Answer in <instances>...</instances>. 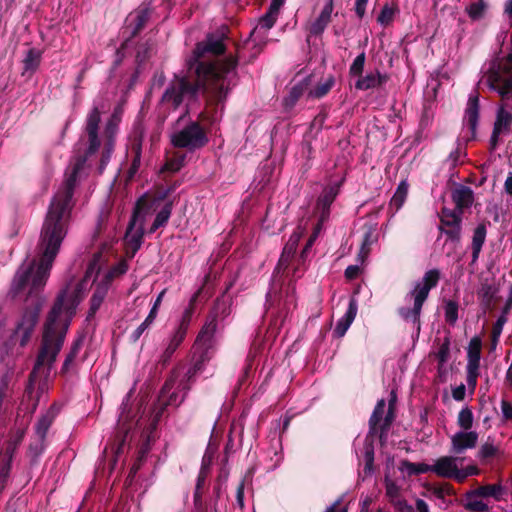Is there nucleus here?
<instances>
[{
  "instance_id": "f257e3e1",
  "label": "nucleus",
  "mask_w": 512,
  "mask_h": 512,
  "mask_svg": "<svg viewBox=\"0 0 512 512\" xmlns=\"http://www.w3.org/2000/svg\"><path fill=\"white\" fill-rule=\"evenodd\" d=\"M100 122L101 110L98 106H94L88 113L85 122L87 147L83 154L75 157L71 171L66 174L65 181L49 204L36 246L35 257L30 262L22 264L13 278L9 292L11 297L14 299L25 297L24 311L17 325H36L38 322L42 307L41 291L68 233L78 175L86 162L97 153L101 146Z\"/></svg>"
},
{
  "instance_id": "f03ea898",
  "label": "nucleus",
  "mask_w": 512,
  "mask_h": 512,
  "mask_svg": "<svg viewBox=\"0 0 512 512\" xmlns=\"http://www.w3.org/2000/svg\"><path fill=\"white\" fill-rule=\"evenodd\" d=\"M78 300L75 294L67 289L61 290L47 314L43 325L39 350L32 371L29 373L24 398L35 401L36 383L40 371L45 364L53 367L59 352L61 351L72 318L76 314Z\"/></svg>"
},
{
  "instance_id": "7ed1b4c3",
  "label": "nucleus",
  "mask_w": 512,
  "mask_h": 512,
  "mask_svg": "<svg viewBox=\"0 0 512 512\" xmlns=\"http://www.w3.org/2000/svg\"><path fill=\"white\" fill-rule=\"evenodd\" d=\"M186 69L181 73L174 74L173 79L168 83L160 102L173 111L177 110L184 101L188 103L198 99L202 92L206 98L207 105L217 112L220 107L223 110L224 104L230 94L228 91V80L222 79L220 84L210 79L212 67L210 65L198 64L192 66L186 61Z\"/></svg>"
},
{
  "instance_id": "20e7f679",
  "label": "nucleus",
  "mask_w": 512,
  "mask_h": 512,
  "mask_svg": "<svg viewBox=\"0 0 512 512\" xmlns=\"http://www.w3.org/2000/svg\"><path fill=\"white\" fill-rule=\"evenodd\" d=\"M224 40L223 34H208L205 40L196 44L191 56L186 61L194 67L200 63L210 65L212 67L211 75H208L210 79L220 84L225 78V81L229 82L228 91L231 92L238 83V54H229L224 58H207V54L218 57L226 52Z\"/></svg>"
},
{
  "instance_id": "39448f33",
  "label": "nucleus",
  "mask_w": 512,
  "mask_h": 512,
  "mask_svg": "<svg viewBox=\"0 0 512 512\" xmlns=\"http://www.w3.org/2000/svg\"><path fill=\"white\" fill-rule=\"evenodd\" d=\"M209 138L202 125L191 121L171 137V144L175 148H183L194 152L207 145Z\"/></svg>"
},
{
  "instance_id": "423d86ee",
  "label": "nucleus",
  "mask_w": 512,
  "mask_h": 512,
  "mask_svg": "<svg viewBox=\"0 0 512 512\" xmlns=\"http://www.w3.org/2000/svg\"><path fill=\"white\" fill-rule=\"evenodd\" d=\"M150 204L146 196H141L135 204L131 219L125 233V243L141 247L144 238L145 217L149 213Z\"/></svg>"
},
{
  "instance_id": "0eeeda50",
  "label": "nucleus",
  "mask_w": 512,
  "mask_h": 512,
  "mask_svg": "<svg viewBox=\"0 0 512 512\" xmlns=\"http://www.w3.org/2000/svg\"><path fill=\"white\" fill-rule=\"evenodd\" d=\"M121 115L122 113L120 108H115L105 124L103 132V146L97 167L99 174L104 172L114 153L116 136L119 132V124L121 122Z\"/></svg>"
},
{
  "instance_id": "6e6552de",
  "label": "nucleus",
  "mask_w": 512,
  "mask_h": 512,
  "mask_svg": "<svg viewBox=\"0 0 512 512\" xmlns=\"http://www.w3.org/2000/svg\"><path fill=\"white\" fill-rule=\"evenodd\" d=\"M487 86L497 92L502 99L512 96V64H499L497 68H490L486 74Z\"/></svg>"
},
{
  "instance_id": "1a4fd4ad",
  "label": "nucleus",
  "mask_w": 512,
  "mask_h": 512,
  "mask_svg": "<svg viewBox=\"0 0 512 512\" xmlns=\"http://www.w3.org/2000/svg\"><path fill=\"white\" fill-rule=\"evenodd\" d=\"M177 378L178 374L176 373V371H172L171 375L166 379L160 390L158 398V407L155 409L154 415L155 423H157L160 420L167 406L178 407L184 401V398L187 395L186 391H184V395L180 400H178V393L176 391H172Z\"/></svg>"
},
{
  "instance_id": "9d476101",
  "label": "nucleus",
  "mask_w": 512,
  "mask_h": 512,
  "mask_svg": "<svg viewBox=\"0 0 512 512\" xmlns=\"http://www.w3.org/2000/svg\"><path fill=\"white\" fill-rule=\"evenodd\" d=\"M462 215L457 210H451L447 207L441 209L438 229L453 242H459L461 239Z\"/></svg>"
},
{
  "instance_id": "9b49d317",
  "label": "nucleus",
  "mask_w": 512,
  "mask_h": 512,
  "mask_svg": "<svg viewBox=\"0 0 512 512\" xmlns=\"http://www.w3.org/2000/svg\"><path fill=\"white\" fill-rule=\"evenodd\" d=\"M152 12L153 9L150 7V2H144L128 15L125 27V33H129L127 41L139 35L149 21Z\"/></svg>"
},
{
  "instance_id": "f8f14e48",
  "label": "nucleus",
  "mask_w": 512,
  "mask_h": 512,
  "mask_svg": "<svg viewBox=\"0 0 512 512\" xmlns=\"http://www.w3.org/2000/svg\"><path fill=\"white\" fill-rule=\"evenodd\" d=\"M339 191V183L328 185L322 190L315 206V213L318 216V225L323 224L329 219L331 205L338 196Z\"/></svg>"
},
{
  "instance_id": "ddd939ff",
  "label": "nucleus",
  "mask_w": 512,
  "mask_h": 512,
  "mask_svg": "<svg viewBox=\"0 0 512 512\" xmlns=\"http://www.w3.org/2000/svg\"><path fill=\"white\" fill-rule=\"evenodd\" d=\"M440 280V271L438 269L428 270L421 283H417L413 291L412 296L417 297L422 302H425L428 298L431 289L435 288Z\"/></svg>"
},
{
  "instance_id": "4468645a",
  "label": "nucleus",
  "mask_w": 512,
  "mask_h": 512,
  "mask_svg": "<svg viewBox=\"0 0 512 512\" xmlns=\"http://www.w3.org/2000/svg\"><path fill=\"white\" fill-rule=\"evenodd\" d=\"M478 441V433L475 431L464 430L457 432L451 438V451L455 454L463 453L467 449H472Z\"/></svg>"
},
{
  "instance_id": "2eb2a0df",
  "label": "nucleus",
  "mask_w": 512,
  "mask_h": 512,
  "mask_svg": "<svg viewBox=\"0 0 512 512\" xmlns=\"http://www.w3.org/2000/svg\"><path fill=\"white\" fill-rule=\"evenodd\" d=\"M499 288L495 284L482 283L477 292L479 304L484 313L492 311L499 300Z\"/></svg>"
},
{
  "instance_id": "dca6fc26",
  "label": "nucleus",
  "mask_w": 512,
  "mask_h": 512,
  "mask_svg": "<svg viewBox=\"0 0 512 512\" xmlns=\"http://www.w3.org/2000/svg\"><path fill=\"white\" fill-rule=\"evenodd\" d=\"M480 102L478 93L470 95L464 113V121L466 122L470 132L471 138H475L476 130L479 121Z\"/></svg>"
},
{
  "instance_id": "f3484780",
  "label": "nucleus",
  "mask_w": 512,
  "mask_h": 512,
  "mask_svg": "<svg viewBox=\"0 0 512 512\" xmlns=\"http://www.w3.org/2000/svg\"><path fill=\"white\" fill-rule=\"evenodd\" d=\"M452 201L455 203V209L463 214L464 210L470 208L474 202V192L469 186L457 185L451 192Z\"/></svg>"
},
{
  "instance_id": "a211bd4d",
  "label": "nucleus",
  "mask_w": 512,
  "mask_h": 512,
  "mask_svg": "<svg viewBox=\"0 0 512 512\" xmlns=\"http://www.w3.org/2000/svg\"><path fill=\"white\" fill-rule=\"evenodd\" d=\"M302 237L301 231H294L291 236L289 237L287 243L285 244L282 254L280 256V259L278 261V264L275 268V272L280 271L281 268L286 269L294 257L299 241Z\"/></svg>"
},
{
  "instance_id": "6ab92c4d",
  "label": "nucleus",
  "mask_w": 512,
  "mask_h": 512,
  "mask_svg": "<svg viewBox=\"0 0 512 512\" xmlns=\"http://www.w3.org/2000/svg\"><path fill=\"white\" fill-rule=\"evenodd\" d=\"M358 311V304L355 298H351L348 308L343 317H341L333 330V335L337 338L343 337L351 324L353 323Z\"/></svg>"
},
{
  "instance_id": "aec40b11",
  "label": "nucleus",
  "mask_w": 512,
  "mask_h": 512,
  "mask_svg": "<svg viewBox=\"0 0 512 512\" xmlns=\"http://www.w3.org/2000/svg\"><path fill=\"white\" fill-rule=\"evenodd\" d=\"M193 348L192 363L196 365L198 370L203 371L206 364L213 358L216 352V346L195 342Z\"/></svg>"
},
{
  "instance_id": "412c9836",
  "label": "nucleus",
  "mask_w": 512,
  "mask_h": 512,
  "mask_svg": "<svg viewBox=\"0 0 512 512\" xmlns=\"http://www.w3.org/2000/svg\"><path fill=\"white\" fill-rule=\"evenodd\" d=\"M457 460L453 456H441L431 465L432 472L440 478L450 479L456 471Z\"/></svg>"
},
{
  "instance_id": "4be33fe9",
  "label": "nucleus",
  "mask_w": 512,
  "mask_h": 512,
  "mask_svg": "<svg viewBox=\"0 0 512 512\" xmlns=\"http://www.w3.org/2000/svg\"><path fill=\"white\" fill-rule=\"evenodd\" d=\"M110 285L111 284H109L104 279H101L97 283L95 290L90 299V307H89L88 315H87L88 318L94 317V315L97 313V311L101 307V305L108 293Z\"/></svg>"
},
{
  "instance_id": "5701e85b",
  "label": "nucleus",
  "mask_w": 512,
  "mask_h": 512,
  "mask_svg": "<svg viewBox=\"0 0 512 512\" xmlns=\"http://www.w3.org/2000/svg\"><path fill=\"white\" fill-rule=\"evenodd\" d=\"M219 320L207 315L206 321L197 335L195 342L216 346L215 333L218 329Z\"/></svg>"
},
{
  "instance_id": "b1692460",
  "label": "nucleus",
  "mask_w": 512,
  "mask_h": 512,
  "mask_svg": "<svg viewBox=\"0 0 512 512\" xmlns=\"http://www.w3.org/2000/svg\"><path fill=\"white\" fill-rule=\"evenodd\" d=\"M414 304L413 308L399 307L397 309L398 315L405 321H411L419 333L421 328L420 316L424 302L413 296Z\"/></svg>"
},
{
  "instance_id": "393cba45",
  "label": "nucleus",
  "mask_w": 512,
  "mask_h": 512,
  "mask_svg": "<svg viewBox=\"0 0 512 512\" xmlns=\"http://www.w3.org/2000/svg\"><path fill=\"white\" fill-rule=\"evenodd\" d=\"M145 135L146 127L144 125L143 116L138 115L132 125L128 138L131 150H142Z\"/></svg>"
},
{
  "instance_id": "a878e982",
  "label": "nucleus",
  "mask_w": 512,
  "mask_h": 512,
  "mask_svg": "<svg viewBox=\"0 0 512 512\" xmlns=\"http://www.w3.org/2000/svg\"><path fill=\"white\" fill-rule=\"evenodd\" d=\"M185 337H186L185 334L175 330V332L173 333L172 337L169 340L167 347L165 348V350L159 357L158 364L161 365L162 368H165L169 364L173 354L178 349V347L182 344Z\"/></svg>"
},
{
  "instance_id": "bb28decb",
  "label": "nucleus",
  "mask_w": 512,
  "mask_h": 512,
  "mask_svg": "<svg viewBox=\"0 0 512 512\" xmlns=\"http://www.w3.org/2000/svg\"><path fill=\"white\" fill-rule=\"evenodd\" d=\"M42 59V51L36 48H30L22 61L23 63V76H28L29 78L37 71L40 66Z\"/></svg>"
},
{
  "instance_id": "cd10ccee",
  "label": "nucleus",
  "mask_w": 512,
  "mask_h": 512,
  "mask_svg": "<svg viewBox=\"0 0 512 512\" xmlns=\"http://www.w3.org/2000/svg\"><path fill=\"white\" fill-rule=\"evenodd\" d=\"M333 11V0H329L323 7L320 15L312 23L310 32L313 35H320L324 32L325 28L331 20V13Z\"/></svg>"
},
{
  "instance_id": "c85d7f7f",
  "label": "nucleus",
  "mask_w": 512,
  "mask_h": 512,
  "mask_svg": "<svg viewBox=\"0 0 512 512\" xmlns=\"http://www.w3.org/2000/svg\"><path fill=\"white\" fill-rule=\"evenodd\" d=\"M210 475V465L207 464L204 460L202 461L197 479L195 484V489L193 493V498H204V495L208 491L209 483L208 478Z\"/></svg>"
},
{
  "instance_id": "c756f323",
  "label": "nucleus",
  "mask_w": 512,
  "mask_h": 512,
  "mask_svg": "<svg viewBox=\"0 0 512 512\" xmlns=\"http://www.w3.org/2000/svg\"><path fill=\"white\" fill-rule=\"evenodd\" d=\"M230 285L222 293L221 296L217 297L212 309L210 310V316L216 318L219 321L224 320L230 314V299L226 296V292Z\"/></svg>"
},
{
  "instance_id": "7c9ffc66",
  "label": "nucleus",
  "mask_w": 512,
  "mask_h": 512,
  "mask_svg": "<svg viewBox=\"0 0 512 512\" xmlns=\"http://www.w3.org/2000/svg\"><path fill=\"white\" fill-rule=\"evenodd\" d=\"M51 369L52 367H49V364H45L40 371L36 383L35 401L31 404L33 411L36 410L41 396L48 390V378L50 376Z\"/></svg>"
},
{
  "instance_id": "2f4dec72",
  "label": "nucleus",
  "mask_w": 512,
  "mask_h": 512,
  "mask_svg": "<svg viewBox=\"0 0 512 512\" xmlns=\"http://www.w3.org/2000/svg\"><path fill=\"white\" fill-rule=\"evenodd\" d=\"M502 492L503 488L501 484L482 485L472 491L467 492L466 497L468 499L472 497H493L496 500H500Z\"/></svg>"
},
{
  "instance_id": "473e14b6",
  "label": "nucleus",
  "mask_w": 512,
  "mask_h": 512,
  "mask_svg": "<svg viewBox=\"0 0 512 512\" xmlns=\"http://www.w3.org/2000/svg\"><path fill=\"white\" fill-rule=\"evenodd\" d=\"M512 126V113L507 111L504 105H500L496 112L493 129L501 133L509 132Z\"/></svg>"
},
{
  "instance_id": "72a5a7b5",
  "label": "nucleus",
  "mask_w": 512,
  "mask_h": 512,
  "mask_svg": "<svg viewBox=\"0 0 512 512\" xmlns=\"http://www.w3.org/2000/svg\"><path fill=\"white\" fill-rule=\"evenodd\" d=\"M201 289H199L196 293H194V295L191 297L190 301H189V305L188 307L185 309L183 315H182V318H181V321L176 329V331L178 332H182L183 334L187 335V331H188V327L190 325V322H191V319H192V315L194 313V310H195V304L197 302V299L199 297V295L201 294Z\"/></svg>"
},
{
  "instance_id": "f704fd0d",
  "label": "nucleus",
  "mask_w": 512,
  "mask_h": 512,
  "mask_svg": "<svg viewBox=\"0 0 512 512\" xmlns=\"http://www.w3.org/2000/svg\"><path fill=\"white\" fill-rule=\"evenodd\" d=\"M386 401L385 399H380L377 401L374 410L369 419V435H376L378 433V426L383 419V415L385 412Z\"/></svg>"
},
{
  "instance_id": "c9c22d12",
  "label": "nucleus",
  "mask_w": 512,
  "mask_h": 512,
  "mask_svg": "<svg viewBox=\"0 0 512 512\" xmlns=\"http://www.w3.org/2000/svg\"><path fill=\"white\" fill-rule=\"evenodd\" d=\"M482 341L478 336H474L467 349V365L480 366Z\"/></svg>"
},
{
  "instance_id": "e433bc0d",
  "label": "nucleus",
  "mask_w": 512,
  "mask_h": 512,
  "mask_svg": "<svg viewBox=\"0 0 512 512\" xmlns=\"http://www.w3.org/2000/svg\"><path fill=\"white\" fill-rule=\"evenodd\" d=\"M55 414L52 411H47L44 415H42L36 425L35 430L37 437L41 442L45 441L48 430L50 429L52 423L54 422Z\"/></svg>"
},
{
  "instance_id": "4c0bfd02",
  "label": "nucleus",
  "mask_w": 512,
  "mask_h": 512,
  "mask_svg": "<svg viewBox=\"0 0 512 512\" xmlns=\"http://www.w3.org/2000/svg\"><path fill=\"white\" fill-rule=\"evenodd\" d=\"M408 189H409V184L407 183L406 180H402L398 184L397 189H396L393 197L391 198V201L389 204L390 208L395 209V212L399 211L402 208L403 204L405 203L407 195H408Z\"/></svg>"
},
{
  "instance_id": "58836bf2",
  "label": "nucleus",
  "mask_w": 512,
  "mask_h": 512,
  "mask_svg": "<svg viewBox=\"0 0 512 512\" xmlns=\"http://www.w3.org/2000/svg\"><path fill=\"white\" fill-rule=\"evenodd\" d=\"M399 470H406L409 477L413 475L432 472L431 465L426 463H413L407 459H404L400 462Z\"/></svg>"
},
{
  "instance_id": "ea45409f",
  "label": "nucleus",
  "mask_w": 512,
  "mask_h": 512,
  "mask_svg": "<svg viewBox=\"0 0 512 512\" xmlns=\"http://www.w3.org/2000/svg\"><path fill=\"white\" fill-rule=\"evenodd\" d=\"M415 504L414 508L405 499H399L393 503L398 512H429V506L423 499H416Z\"/></svg>"
},
{
  "instance_id": "a19ab883",
  "label": "nucleus",
  "mask_w": 512,
  "mask_h": 512,
  "mask_svg": "<svg viewBox=\"0 0 512 512\" xmlns=\"http://www.w3.org/2000/svg\"><path fill=\"white\" fill-rule=\"evenodd\" d=\"M335 83V78L333 75H329L328 78L324 82H319L311 91L310 95L314 98L320 99L327 95L329 91L332 89Z\"/></svg>"
},
{
  "instance_id": "79ce46f5",
  "label": "nucleus",
  "mask_w": 512,
  "mask_h": 512,
  "mask_svg": "<svg viewBox=\"0 0 512 512\" xmlns=\"http://www.w3.org/2000/svg\"><path fill=\"white\" fill-rule=\"evenodd\" d=\"M306 89V85L303 83H297L295 84L288 96L284 99V105L286 108H292L295 106L297 101L303 96Z\"/></svg>"
},
{
  "instance_id": "37998d69",
  "label": "nucleus",
  "mask_w": 512,
  "mask_h": 512,
  "mask_svg": "<svg viewBox=\"0 0 512 512\" xmlns=\"http://www.w3.org/2000/svg\"><path fill=\"white\" fill-rule=\"evenodd\" d=\"M156 318V307H152L146 319L131 333L132 342H137L144 331L153 323Z\"/></svg>"
},
{
  "instance_id": "c03bdc74",
  "label": "nucleus",
  "mask_w": 512,
  "mask_h": 512,
  "mask_svg": "<svg viewBox=\"0 0 512 512\" xmlns=\"http://www.w3.org/2000/svg\"><path fill=\"white\" fill-rule=\"evenodd\" d=\"M473 412L469 407H465L460 410L457 418V424L463 430H470L473 426Z\"/></svg>"
},
{
  "instance_id": "a18cd8bd",
  "label": "nucleus",
  "mask_w": 512,
  "mask_h": 512,
  "mask_svg": "<svg viewBox=\"0 0 512 512\" xmlns=\"http://www.w3.org/2000/svg\"><path fill=\"white\" fill-rule=\"evenodd\" d=\"M396 12H398V8L396 6L393 7L385 4L377 17V22L382 26H388L393 21Z\"/></svg>"
},
{
  "instance_id": "49530a36",
  "label": "nucleus",
  "mask_w": 512,
  "mask_h": 512,
  "mask_svg": "<svg viewBox=\"0 0 512 512\" xmlns=\"http://www.w3.org/2000/svg\"><path fill=\"white\" fill-rule=\"evenodd\" d=\"M355 88L358 90H370L377 87L375 73H368L366 76H359L355 83Z\"/></svg>"
},
{
  "instance_id": "de8ad7c7",
  "label": "nucleus",
  "mask_w": 512,
  "mask_h": 512,
  "mask_svg": "<svg viewBox=\"0 0 512 512\" xmlns=\"http://www.w3.org/2000/svg\"><path fill=\"white\" fill-rule=\"evenodd\" d=\"M201 372L202 370H198L196 365L192 363L191 367L187 370L184 378L179 384L180 388L188 393V391L191 389V385L195 381L196 376Z\"/></svg>"
},
{
  "instance_id": "09e8293b",
  "label": "nucleus",
  "mask_w": 512,
  "mask_h": 512,
  "mask_svg": "<svg viewBox=\"0 0 512 512\" xmlns=\"http://www.w3.org/2000/svg\"><path fill=\"white\" fill-rule=\"evenodd\" d=\"M395 418V411L393 407H388V411L385 417L382 419L381 423L378 426L379 438L380 440L387 434L390 429Z\"/></svg>"
},
{
  "instance_id": "8fccbe9b",
  "label": "nucleus",
  "mask_w": 512,
  "mask_h": 512,
  "mask_svg": "<svg viewBox=\"0 0 512 512\" xmlns=\"http://www.w3.org/2000/svg\"><path fill=\"white\" fill-rule=\"evenodd\" d=\"M127 270L128 264L126 261H120L117 265L113 266L108 272H106L102 279L111 284L115 277L125 274Z\"/></svg>"
},
{
  "instance_id": "3c124183",
  "label": "nucleus",
  "mask_w": 512,
  "mask_h": 512,
  "mask_svg": "<svg viewBox=\"0 0 512 512\" xmlns=\"http://www.w3.org/2000/svg\"><path fill=\"white\" fill-rule=\"evenodd\" d=\"M458 303L454 300H448L445 304V320L450 325H454L458 320Z\"/></svg>"
},
{
  "instance_id": "603ef678",
  "label": "nucleus",
  "mask_w": 512,
  "mask_h": 512,
  "mask_svg": "<svg viewBox=\"0 0 512 512\" xmlns=\"http://www.w3.org/2000/svg\"><path fill=\"white\" fill-rule=\"evenodd\" d=\"M487 235V227L486 223H480L476 226L473 231L472 243L471 246H480L483 247Z\"/></svg>"
},
{
  "instance_id": "864d4df0",
  "label": "nucleus",
  "mask_w": 512,
  "mask_h": 512,
  "mask_svg": "<svg viewBox=\"0 0 512 512\" xmlns=\"http://www.w3.org/2000/svg\"><path fill=\"white\" fill-rule=\"evenodd\" d=\"M133 154V158L130 164V167L127 171V180L131 181L141 166V158H142V150H131Z\"/></svg>"
},
{
  "instance_id": "5fc2aeb1",
  "label": "nucleus",
  "mask_w": 512,
  "mask_h": 512,
  "mask_svg": "<svg viewBox=\"0 0 512 512\" xmlns=\"http://www.w3.org/2000/svg\"><path fill=\"white\" fill-rule=\"evenodd\" d=\"M366 61L365 52L360 53L350 65L349 74L353 77H359L362 75Z\"/></svg>"
},
{
  "instance_id": "6e6d98bb",
  "label": "nucleus",
  "mask_w": 512,
  "mask_h": 512,
  "mask_svg": "<svg viewBox=\"0 0 512 512\" xmlns=\"http://www.w3.org/2000/svg\"><path fill=\"white\" fill-rule=\"evenodd\" d=\"M172 209H173V203H172V201H168L167 203H165V205L162 207V209L157 213L154 221L160 227H164L167 224V222L171 216Z\"/></svg>"
},
{
  "instance_id": "4d7b16f0",
  "label": "nucleus",
  "mask_w": 512,
  "mask_h": 512,
  "mask_svg": "<svg viewBox=\"0 0 512 512\" xmlns=\"http://www.w3.org/2000/svg\"><path fill=\"white\" fill-rule=\"evenodd\" d=\"M77 369H78L77 359L72 358L71 356L66 354L59 374L63 377H67L70 374H75L77 372Z\"/></svg>"
},
{
  "instance_id": "13d9d810",
  "label": "nucleus",
  "mask_w": 512,
  "mask_h": 512,
  "mask_svg": "<svg viewBox=\"0 0 512 512\" xmlns=\"http://www.w3.org/2000/svg\"><path fill=\"white\" fill-rule=\"evenodd\" d=\"M278 13L267 10V12L259 19V27L264 30H270L276 23L278 18Z\"/></svg>"
},
{
  "instance_id": "bf43d9fd",
  "label": "nucleus",
  "mask_w": 512,
  "mask_h": 512,
  "mask_svg": "<svg viewBox=\"0 0 512 512\" xmlns=\"http://www.w3.org/2000/svg\"><path fill=\"white\" fill-rule=\"evenodd\" d=\"M375 435H366L364 440V460L365 462L374 461V445L373 438Z\"/></svg>"
},
{
  "instance_id": "052dcab7",
  "label": "nucleus",
  "mask_w": 512,
  "mask_h": 512,
  "mask_svg": "<svg viewBox=\"0 0 512 512\" xmlns=\"http://www.w3.org/2000/svg\"><path fill=\"white\" fill-rule=\"evenodd\" d=\"M450 352V341L449 338H445L443 343L440 345L436 354L437 360L440 365H443L448 361Z\"/></svg>"
},
{
  "instance_id": "680f3d73",
  "label": "nucleus",
  "mask_w": 512,
  "mask_h": 512,
  "mask_svg": "<svg viewBox=\"0 0 512 512\" xmlns=\"http://www.w3.org/2000/svg\"><path fill=\"white\" fill-rule=\"evenodd\" d=\"M497 453L498 448L489 442L484 443L478 452L479 457L483 460L493 458Z\"/></svg>"
},
{
  "instance_id": "e2e57ef3",
  "label": "nucleus",
  "mask_w": 512,
  "mask_h": 512,
  "mask_svg": "<svg viewBox=\"0 0 512 512\" xmlns=\"http://www.w3.org/2000/svg\"><path fill=\"white\" fill-rule=\"evenodd\" d=\"M373 233L371 230H368L364 233L363 239L361 242V248H360V256L362 258L366 257L370 252V246L373 243Z\"/></svg>"
},
{
  "instance_id": "0e129e2a",
  "label": "nucleus",
  "mask_w": 512,
  "mask_h": 512,
  "mask_svg": "<svg viewBox=\"0 0 512 512\" xmlns=\"http://www.w3.org/2000/svg\"><path fill=\"white\" fill-rule=\"evenodd\" d=\"M467 384L468 386L474 391L476 385H477V379L479 377V368L480 366H472L467 365Z\"/></svg>"
},
{
  "instance_id": "69168bd1",
  "label": "nucleus",
  "mask_w": 512,
  "mask_h": 512,
  "mask_svg": "<svg viewBox=\"0 0 512 512\" xmlns=\"http://www.w3.org/2000/svg\"><path fill=\"white\" fill-rule=\"evenodd\" d=\"M485 5L482 2H474L467 7V13L473 20L480 19L484 13Z\"/></svg>"
},
{
  "instance_id": "338daca9",
  "label": "nucleus",
  "mask_w": 512,
  "mask_h": 512,
  "mask_svg": "<svg viewBox=\"0 0 512 512\" xmlns=\"http://www.w3.org/2000/svg\"><path fill=\"white\" fill-rule=\"evenodd\" d=\"M507 322V316L500 315L492 328V340L496 344L502 333L503 326Z\"/></svg>"
},
{
  "instance_id": "774afa93",
  "label": "nucleus",
  "mask_w": 512,
  "mask_h": 512,
  "mask_svg": "<svg viewBox=\"0 0 512 512\" xmlns=\"http://www.w3.org/2000/svg\"><path fill=\"white\" fill-rule=\"evenodd\" d=\"M464 507L471 512H487L489 509L488 505L482 500H469Z\"/></svg>"
}]
</instances>
